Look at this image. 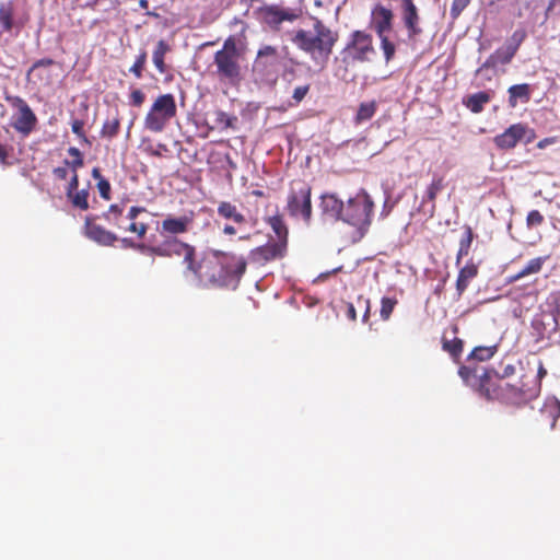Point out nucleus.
<instances>
[{
	"label": "nucleus",
	"instance_id": "nucleus-1",
	"mask_svg": "<svg viewBox=\"0 0 560 560\" xmlns=\"http://www.w3.org/2000/svg\"><path fill=\"white\" fill-rule=\"evenodd\" d=\"M458 374L468 386L487 400L521 407L539 396V383L528 381L526 374H522L515 384L498 383L486 368L462 366Z\"/></svg>",
	"mask_w": 560,
	"mask_h": 560
},
{
	"label": "nucleus",
	"instance_id": "nucleus-2",
	"mask_svg": "<svg viewBox=\"0 0 560 560\" xmlns=\"http://www.w3.org/2000/svg\"><path fill=\"white\" fill-rule=\"evenodd\" d=\"M247 268L245 257L233 253L212 250L199 260L197 279L207 288L236 289Z\"/></svg>",
	"mask_w": 560,
	"mask_h": 560
},
{
	"label": "nucleus",
	"instance_id": "nucleus-3",
	"mask_svg": "<svg viewBox=\"0 0 560 560\" xmlns=\"http://www.w3.org/2000/svg\"><path fill=\"white\" fill-rule=\"evenodd\" d=\"M313 20V32L299 30L292 37V42L314 60L327 62L339 35L325 25L322 20L317 18Z\"/></svg>",
	"mask_w": 560,
	"mask_h": 560
},
{
	"label": "nucleus",
	"instance_id": "nucleus-4",
	"mask_svg": "<svg viewBox=\"0 0 560 560\" xmlns=\"http://www.w3.org/2000/svg\"><path fill=\"white\" fill-rule=\"evenodd\" d=\"M242 52L237 48L236 39L228 37L220 50L214 54L213 65L215 75L221 81L236 84L242 80Z\"/></svg>",
	"mask_w": 560,
	"mask_h": 560
},
{
	"label": "nucleus",
	"instance_id": "nucleus-5",
	"mask_svg": "<svg viewBox=\"0 0 560 560\" xmlns=\"http://www.w3.org/2000/svg\"><path fill=\"white\" fill-rule=\"evenodd\" d=\"M177 115L176 101L173 94L159 95L149 108L143 127L154 133L162 132Z\"/></svg>",
	"mask_w": 560,
	"mask_h": 560
},
{
	"label": "nucleus",
	"instance_id": "nucleus-6",
	"mask_svg": "<svg viewBox=\"0 0 560 560\" xmlns=\"http://www.w3.org/2000/svg\"><path fill=\"white\" fill-rule=\"evenodd\" d=\"M374 202L368 191L361 188L345 203L342 221L358 229L369 228L372 223Z\"/></svg>",
	"mask_w": 560,
	"mask_h": 560
},
{
	"label": "nucleus",
	"instance_id": "nucleus-7",
	"mask_svg": "<svg viewBox=\"0 0 560 560\" xmlns=\"http://www.w3.org/2000/svg\"><path fill=\"white\" fill-rule=\"evenodd\" d=\"M287 211L293 217H301L310 224L313 214L312 187L304 180H293L287 199Z\"/></svg>",
	"mask_w": 560,
	"mask_h": 560
},
{
	"label": "nucleus",
	"instance_id": "nucleus-8",
	"mask_svg": "<svg viewBox=\"0 0 560 560\" xmlns=\"http://www.w3.org/2000/svg\"><path fill=\"white\" fill-rule=\"evenodd\" d=\"M7 102L18 110L12 127L20 133L28 136L37 125V117L24 98L19 95H7Z\"/></svg>",
	"mask_w": 560,
	"mask_h": 560
},
{
	"label": "nucleus",
	"instance_id": "nucleus-9",
	"mask_svg": "<svg viewBox=\"0 0 560 560\" xmlns=\"http://www.w3.org/2000/svg\"><path fill=\"white\" fill-rule=\"evenodd\" d=\"M30 21L26 10H19L13 0L0 2V27L4 33H20Z\"/></svg>",
	"mask_w": 560,
	"mask_h": 560
},
{
	"label": "nucleus",
	"instance_id": "nucleus-10",
	"mask_svg": "<svg viewBox=\"0 0 560 560\" xmlns=\"http://www.w3.org/2000/svg\"><path fill=\"white\" fill-rule=\"evenodd\" d=\"M372 35L364 31H354L345 48V52L353 61L365 62L374 54Z\"/></svg>",
	"mask_w": 560,
	"mask_h": 560
},
{
	"label": "nucleus",
	"instance_id": "nucleus-11",
	"mask_svg": "<svg viewBox=\"0 0 560 560\" xmlns=\"http://www.w3.org/2000/svg\"><path fill=\"white\" fill-rule=\"evenodd\" d=\"M285 253L287 247L283 241H269L249 252V261L264 266L269 261L283 258Z\"/></svg>",
	"mask_w": 560,
	"mask_h": 560
},
{
	"label": "nucleus",
	"instance_id": "nucleus-12",
	"mask_svg": "<svg viewBox=\"0 0 560 560\" xmlns=\"http://www.w3.org/2000/svg\"><path fill=\"white\" fill-rule=\"evenodd\" d=\"M280 56L276 47L266 45L259 48L254 61V71L264 77L277 75Z\"/></svg>",
	"mask_w": 560,
	"mask_h": 560
},
{
	"label": "nucleus",
	"instance_id": "nucleus-13",
	"mask_svg": "<svg viewBox=\"0 0 560 560\" xmlns=\"http://www.w3.org/2000/svg\"><path fill=\"white\" fill-rule=\"evenodd\" d=\"M195 222V212L188 211L180 217L166 215L161 223V235L173 236L186 234Z\"/></svg>",
	"mask_w": 560,
	"mask_h": 560
},
{
	"label": "nucleus",
	"instance_id": "nucleus-14",
	"mask_svg": "<svg viewBox=\"0 0 560 560\" xmlns=\"http://www.w3.org/2000/svg\"><path fill=\"white\" fill-rule=\"evenodd\" d=\"M395 14L393 10L382 3H376L371 9L370 26L377 36L388 34L394 26Z\"/></svg>",
	"mask_w": 560,
	"mask_h": 560
},
{
	"label": "nucleus",
	"instance_id": "nucleus-15",
	"mask_svg": "<svg viewBox=\"0 0 560 560\" xmlns=\"http://www.w3.org/2000/svg\"><path fill=\"white\" fill-rule=\"evenodd\" d=\"M401 9V21L404 27L407 31V35L409 39H413L422 34V28L420 26V12L418 7L415 3V0H401L400 3Z\"/></svg>",
	"mask_w": 560,
	"mask_h": 560
},
{
	"label": "nucleus",
	"instance_id": "nucleus-16",
	"mask_svg": "<svg viewBox=\"0 0 560 560\" xmlns=\"http://www.w3.org/2000/svg\"><path fill=\"white\" fill-rule=\"evenodd\" d=\"M529 131L528 127L522 122L513 124L504 132L493 138L497 149L508 151L514 149Z\"/></svg>",
	"mask_w": 560,
	"mask_h": 560
},
{
	"label": "nucleus",
	"instance_id": "nucleus-17",
	"mask_svg": "<svg viewBox=\"0 0 560 560\" xmlns=\"http://www.w3.org/2000/svg\"><path fill=\"white\" fill-rule=\"evenodd\" d=\"M84 234L89 240L101 246H114L118 241V236L114 232L94 223L90 217H86L84 221Z\"/></svg>",
	"mask_w": 560,
	"mask_h": 560
},
{
	"label": "nucleus",
	"instance_id": "nucleus-18",
	"mask_svg": "<svg viewBox=\"0 0 560 560\" xmlns=\"http://www.w3.org/2000/svg\"><path fill=\"white\" fill-rule=\"evenodd\" d=\"M319 199V209L325 218L342 221L345 202L336 194L325 192Z\"/></svg>",
	"mask_w": 560,
	"mask_h": 560
},
{
	"label": "nucleus",
	"instance_id": "nucleus-19",
	"mask_svg": "<svg viewBox=\"0 0 560 560\" xmlns=\"http://www.w3.org/2000/svg\"><path fill=\"white\" fill-rule=\"evenodd\" d=\"M184 242L174 237L163 241L160 245H148L147 253L159 257L180 256Z\"/></svg>",
	"mask_w": 560,
	"mask_h": 560
},
{
	"label": "nucleus",
	"instance_id": "nucleus-20",
	"mask_svg": "<svg viewBox=\"0 0 560 560\" xmlns=\"http://www.w3.org/2000/svg\"><path fill=\"white\" fill-rule=\"evenodd\" d=\"M548 256H540L530 259L520 271L508 278L509 283H514L525 277L539 273L546 264Z\"/></svg>",
	"mask_w": 560,
	"mask_h": 560
},
{
	"label": "nucleus",
	"instance_id": "nucleus-21",
	"mask_svg": "<svg viewBox=\"0 0 560 560\" xmlns=\"http://www.w3.org/2000/svg\"><path fill=\"white\" fill-rule=\"evenodd\" d=\"M145 211L147 209L144 207L132 206L126 215L130 221V224L127 228H124L125 231L136 234L139 238H143L149 230V225L144 222H137L136 219L140 213Z\"/></svg>",
	"mask_w": 560,
	"mask_h": 560
},
{
	"label": "nucleus",
	"instance_id": "nucleus-22",
	"mask_svg": "<svg viewBox=\"0 0 560 560\" xmlns=\"http://www.w3.org/2000/svg\"><path fill=\"white\" fill-rule=\"evenodd\" d=\"M217 213L224 220H231L235 224L243 225L246 223L245 215L237 209V207L230 201H220L218 203Z\"/></svg>",
	"mask_w": 560,
	"mask_h": 560
},
{
	"label": "nucleus",
	"instance_id": "nucleus-23",
	"mask_svg": "<svg viewBox=\"0 0 560 560\" xmlns=\"http://www.w3.org/2000/svg\"><path fill=\"white\" fill-rule=\"evenodd\" d=\"M544 423L552 429L560 417V401L557 398H548L540 409Z\"/></svg>",
	"mask_w": 560,
	"mask_h": 560
},
{
	"label": "nucleus",
	"instance_id": "nucleus-24",
	"mask_svg": "<svg viewBox=\"0 0 560 560\" xmlns=\"http://www.w3.org/2000/svg\"><path fill=\"white\" fill-rule=\"evenodd\" d=\"M264 14L267 23L281 24L284 21H293L296 15L288 9L278 5H268L264 9Z\"/></svg>",
	"mask_w": 560,
	"mask_h": 560
},
{
	"label": "nucleus",
	"instance_id": "nucleus-25",
	"mask_svg": "<svg viewBox=\"0 0 560 560\" xmlns=\"http://www.w3.org/2000/svg\"><path fill=\"white\" fill-rule=\"evenodd\" d=\"M518 361H512V360H502L499 362L498 366L495 369H486L488 372L491 373L493 376V380L499 383V381H503L506 378H510L514 376L517 372V364Z\"/></svg>",
	"mask_w": 560,
	"mask_h": 560
},
{
	"label": "nucleus",
	"instance_id": "nucleus-26",
	"mask_svg": "<svg viewBox=\"0 0 560 560\" xmlns=\"http://www.w3.org/2000/svg\"><path fill=\"white\" fill-rule=\"evenodd\" d=\"M478 275V267L474 262H468L466 266H464L457 276L456 280V290L459 295H462L466 289L469 285V282L471 279L477 277Z\"/></svg>",
	"mask_w": 560,
	"mask_h": 560
},
{
	"label": "nucleus",
	"instance_id": "nucleus-27",
	"mask_svg": "<svg viewBox=\"0 0 560 560\" xmlns=\"http://www.w3.org/2000/svg\"><path fill=\"white\" fill-rule=\"evenodd\" d=\"M516 52L515 47H509L508 45L504 48H499L486 60L483 68L495 67L498 63L508 65Z\"/></svg>",
	"mask_w": 560,
	"mask_h": 560
},
{
	"label": "nucleus",
	"instance_id": "nucleus-28",
	"mask_svg": "<svg viewBox=\"0 0 560 560\" xmlns=\"http://www.w3.org/2000/svg\"><path fill=\"white\" fill-rule=\"evenodd\" d=\"M170 50H171L170 45L163 39L158 42V44L153 50L152 61L161 74H163L167 71V66L165 63V55Z\"/></svg>",
	"mask_w": 560,
	"mask_h": 560
},
{
	"label": "nucleus",
	"instance_id": "nucleus-29",
	"mask_svg": "<svg viewBox=\"0 0 560 560\" xmlns=\"http://www.w3.org/2000/svg\"><path fill=\"white\" fill-rule=\"evenodd\" d=\"M180 256L183 257V264L186 265V269L197 278L199 260H196V248L184 242L180 248Z\"/></svg>",
	"mask_w": 560,
	"mask_h": 560
},
{
	"label": "nucleus",
	"instance_id": "nucleus-30",
	"mask_svg": "<svg viewBox=\"0 0 560 560\" xmlns=\"http://www.w3.org/2000/svg\"><path fill=\"white\" fill-rule=\"evenodd\" d=\"M490 102V95L487 92H478L464 100V105L474 114L481 113L487 103Z\"/></svg>",
	"mask_w": 560,
	"mask_h": 560
},
{
	"label": "nucleus",
	"instance_id": "nucleus-31",
	"mask_svg": "<svg viewBox=\"0 0 560 560\" xmlns=\"http://www.w3.org/2000/svg\"><path fill=\"white\" fill-rule=\"evenodd\" d=\"M267 223L271 228V230L275 232L277 236V241H283L285 244V247H288V228L284 223V220L281 214H275L272 217H269L267 219Z\"/></svg>",
	"mask_w": 560,
	"mask_h": 560
},
{
	"label": "nucleus",
	"instance_id": "nucleus-32",
	"mask_svg": "<svg viewBox=\"0 0 560 560\" xmlns=\"http://www.w3.org/2000/svg\"><path fill=\"white\" fill-rule=\"evenodd\" d=\"M463 230L464 233L459 241V247L456 255V265H459L460 259L469 254L475 237L471 226L466 224L463 226Z\"/></svg>",
	"mask_w": 560,
	"mask_h": 560
},
{
	"label": "nucleus",
	"instance_id": "nucleus-33",
	"mask_svg": "<svg viewBox=\"0 0 560 560\" xmlns=\"http://www.w3.org/2000/svg\"><path fill=\"white\" fill-rule=\"evenodd\" d=\"M509 102L511 106H516L517 100L528 102L530 98V88L527 83L515 84L509 88Z\"/></svg>",
	"mask_w": 560,
	"mask_h": 560
},
{
	"label": "nucleus",
	"instance_id": "nucleus-34",
	"mask_svg": "<svg viewBox=\"0 0 560 560\" xmlns=\"http://www.w3.org/2000/svg\"><path fill=\"white\" fill-rule=\"evenodd\" d=\"M376 110V101L361 103L354 117L355 125H361L362 122L370 120L375 115Z\"/></svg>",
	"mask_w": 560,
	"mask_h": 560
},
{
	"label": "nucleus",
	"instance_id": "nucleus-35",
	"mask_svg": "<svg viewBox=\"0 0 560 560\" xmlns=\"http://www.w3.org/2000/svg\"><path fill=\"white\" fill-rule=\"evenodd\" d=\"M124 210L125 207L122 203H113L108 207V209L105 212L102 213V218L113 226L122 229L120 224V219L122 217Z\"/></svg>",
	"mask_w": 560,
	"mask_h": 560
},
{
	"label": "nucleus",
	"instance_id": "nucleus-36",
	"mask_svg": "<svg viewBox=\"0 0 560 560\" xmlns=\"http://www.w3.org/2000/svg\"><path fill=\"white\" fill-rule=\"evenodd\" d=\"M91 175L94 179L97 180L96 187L98 189L100 196L104 200H110L112 198V186L110 183L103 177L98 167H94L91 172Z\"/></svg>",
	"mask_w": 560,
	"mask_h": 560
},
{
	"label": "nucleus",
	"instance_id": "nucleus-37",
	"mask_svg": "<svg viewBox=\"0 0 560 560\" xmlns=\"http://www.w3.org/2000/svg\"><path fill=\"white\" fill-rule=\"evenodd\" d=\"M89 196L88 189L74 190L70 196H67L68 200L73 208L85 211L89 209Z\"/></svg>",
	"mask_w": 560,
	"mask_h": 560
},
{
	"label": "nucleus",
	"instance_id": "nucleus-38",
	"mask_svg": "<svg viewBox=\"0 0 560 560\" xmlns=\"http://www.w3.org/2000/svg\"><path fill=\"white\" fill-rule=\"evenodd\" d=\"M120 129V119L116 115L113 119H107L101 129V136L103 138L113 139L116 137Z\"/></svg>",
	"mask_w": 560,
	"mask_h": 560
},
{
	"label": "nucleus",
	"instance_id": "nucleus-39",
	"mask_svg": "<svg viewBox=\"0 0 560 560\" xmlns=\"http://www.w3.org/2000/svg\"><path fill=\"white\" fill-rule=\"evenodd\" d=\"M498 351V346H479L476 347L469 358L476 359L477 361H487L491 359Z\"/></svg>",
	"mask_w": 560,
	"mask_h": 560
},
{
	"label": "nucleus",
	"instance_id": "nucleus-40",
	"mask_svg": "<svg viewBox=\"0 0 560 560\" xmlns=\"http://www.w3.org/2000/svg\"><path fill=\"white\" fill-rule=\"evenodd\" d=\"M68 154L73 156L72 161L65 160L63 164L67 165L72 173H78V170L84 165L83 155L80 150L75 147H70L68 149Z\"/></svg>",
	"mask_w": 560,
	"mask_h": 560
},
{
	"label": "nucleus",
	"instance_id": "nucleus-41",
	"mask_svg": "<svg viewBox=\"0 0 560 560\" xmlns=\"http://www.w3.org/2000/svg\"><path fill=\"white\" fill-rule=\"evenodd\" d=\"M444 187V178L442 176H434L432 183L429 185L425 191L424 199L430 202H434L438 194Z\"/></svg>",
	"mask_w": 560,
	"mask_h": 560
},
{
	"label": "nucleus",
	"instance_id": "nucleus-42",
	"mask_svg": "<svg viewBox=\"0 0 560 560\" xmlns=\"http://www.w3.org/2000/svg\"><path fill=\"white\" fill-rule=\"evenodd\" d=\"M381 42V49L383 50L385 61L388 63L392 61L396 54V45L389 39L387 34L377 36Z\"/></svg>",
	"mask_w": 560,
	"mask_h": 560
},
{
	"label": "nucleus",
	"instance_id": "nucleus-43",
	"mask_svg": "<svg viewBox=\"0 0 560 560\" xmlns=\"http://www.w3.org/2000/svg\"><path fill=\"white\" fill-rule=\"evenodd\" d=\"M398 301L395 298L384 296L381 300L380 315L383 320H388Z\"/></svg>",
	"mask_w": 560,
	"mask_h": 560
},
{
	"label": "nucleus",
	"instance_id": "nucleus-44",
	"mask_svg": "<svg viewBox=\"0 0 560 560\" xmlns=\"http://www.w3.org/2000/svg\"><path fill=\"white\" fill-rule=\"evenodd\" d=\"M147 63V51L141 50V52L137 56L133 65L130 67L129 72L135 75L136 79H141L143 75V70Z\"/></svg>",
	"mask_w": 560,
	"mask_h": 560
},
{
	"label": "nucleus",
	"instance_id": "nucleus-45",
	"mask_svg": "<svg viewBox=\"0 0 560 560\" xmlns=\"http://www.w3.org/2000/svg\"><path fill=\"white\" fill-rule=\"evenodd\" d=\"M463 340L454 338L453 340H443V350L447 351L453 358H458L463 351Z\"/></svg>",
	"mask_w": 560,
	"mask_h": 560
},
{
	"label": "nucleus",
	"instance_id": "nucleus-46",
	"mask_svg": "<svg viewBox=\"0 0 560 560\" xmlns=\"http://www.w3.org/2000/svg\"><path fill=\"white\" fill-rule=\"evenodd\" d=\"M237 118L235 116H230L223 110L215 112V122L222 129L235 128V122Z\"/></svg>",
	"mask_w": 560,
	"mask_h": 560
},
{
	"label": "nucleus",
	"instance_id": "nucleus-47",
	"mask_svg": "<svg viewBox=\"0 0 560 560\" xmlns=\"http://www.w3.org/2000/svg\"><path fill=\"white\" fill-rule=\"evenodd\" d=\"M470 0H453L452 7H451V18L453 20H456L462 12L469 5Z\"/></svg>",
	"mask_w": 560,
	"mask_h": 560
},
{
	"label": "nucleus",
	"instance_id": "nucleus-48",
	"mask_svg": "<svg viewBox=\"0 0 560 560\" xmlns=\"http://www.w3.org/2000/svg\"><path fill=\"white\" fill-rule=\"evenodd\" d=\"M71 130L77 137L82 140L83 142L90 144V141L86 138V135L84 132V121L81 119H74L71 122Z\"/></svg>",
	"mask_w": 560,
	"mask_h": 560
},
{
	"label": "nucleus",
	"instance_id": "nucleus-49",
	"mask_svg": "<svg viewBox=\"0 0 560 560\" xmlns=\"http://www.w3.org/2000/svg\"><path fill=\"white\" fill-rule=\"evenodd\" d=\"M527 34H526V31L521 28V30H516L511 38H510V42L508 44L509 47H515V51L518 50L521 44L525 40Z\"/></svg>",
	"mask_w": 560,
	"mask_h": 560
},
{
	"label": "nucleus",
	"instance_id": "nucleus-50",
	"mask_svg": "<svg viewBox=\"0 0 560 560\" xmlns=\"http://www.w3.org/2000/svg\"><path fill=\"white\" fill-rule=\"evenodd\" d=\"M528 228L539 226L544 223V215L538 210H532L526 218Z\"/></svg>",
	"mask_w": 560,
	"mask_h": 560
},
{
	"label": "nucleus",
	"instance_id": "nucleus-51",
	"mask_svg": "<svg viewBox=\"0 0 560 560\" xmlns=\"http://www.w3.org/2000/svg\"><path fill=\"white\" fill-rule=\"evenodd\" d=\"M145 101V95L140 89H135L129 94V103L133 107H140Z\"/></svg>",
	"mask_w": 560,
	"mask_h": 560
},
{
	"label": "nucleus",
	"instance_id": "nucleus-52",
	"mask_svg": "<svg viewBox=\"0 0 560 560\" xmlns=\"http://www.w3.org/2000/svg\"><path fill=\"white\" fill-rule=\"evenodd\" d=\"M310 91V84L296 86L292 94L294 105L300 104Z\"/></svg>",
	"mask_w": 560,
	"mask_h": 560
},
{
	"label": "nucleus",
	"instance_id": "nucleus-53",
	"mask_svg": "<svg viewBox=\"0 0 560 560\" xmlns=\"http://www.w3.org/2000/svg\"><path fill=\"white\" fill-rule=\"evenodd\" d=\"M121 243H122L124 247H126V248H131V249L138 250L142 254L147 253L148 245L144 243H136L131 238H128V237H124L121 240Z\"/></svg>",
	"mask_w": 560,
	"mask_h": 560
},
{
	"label": "nucleus",
	"instance_id": "nucleus-54",
	"mask_svg": "<svg viewBox=\"0 0 560 560\" xmlns=\"http://www.w3.org/2000/svg\"><path fill=\"white\" fill-rule=\"evenodd\" d=\"M52 65H55V60L51 58H42L39 60H36L26 73L27 79H30L31 74L38 68L50 67Z\"/></svg>",
	"mask_w": 560,
	"mask_h": 560
},
{
	"label": "nucleus",
	"instance_id": "nucleus-55",
	"mask_svg": "<svg viewBox=\"0 0 560 560\" xmlns=\"http://www.w3.org/2000/svg\"><path fill=\"white\" fill-rule=\"evenodd\" d=\"M13 151L12 147H8L0 143V164L3 166H10L13 163L9 161L10 152Z\"/></svg>",
	"mask_w": 560,
	"mask_h": 560
},
{
	"label": "nucleus",
	"instance_id": "nucleus-56",
	"mask_svg": "<svg viewBox=\"0 0 560 560\" xmlns=\"http://www.w3.org/2000/svg\"><path fill=\"white\" fill-rule=\"evenodd\" d=\"M532 326L537 331V339L542 340L545 338L544 316L541 318H535L532 323Z\"/></svg>",
	"mask_w": 560,
	"mask_h": 560
},
{
	"label": "nucleus",
	"instance_id": "nucleus-57",
	"mask_svg": "<svg viewBox=\"0 0 560 560\" xmlns=\"http://www.w3.org/2000/svg\"><path fill=\"white\" fill-rule=\"evenodd\" d=\"M546 375L547 369L545 368L544 362L539 361L536 376L532 378L528 377V381H537L539 383V393L541 392V381L546 377Z\"/></svg>",
	"mask_w": 560,
	"mask_h": 560
},
{
	"label": "nucleus",
	"instance_id": "nucleus-58",
	"mask_svg": "<svg viewBox=\"0 0 560 560\" xmlns=\"http://www.w3.org/2000/svg\"><path fill=\"white\" fill-rule=\"evenodd\" d=\"M79 188V175L78 173H72L68 186L66 188V196H70L72 191L78 190Z\"/></svg>",
	"mask_w": 560,
	"mask_h": 560
},
{
	"label": "nucleus",
	"instance_id": "nucleus-59",
	"mask_svg": "<svg viewBox=\"0 0 560 560\" xmlns=\"http://www.w3.org/2000/svg\"><path fill=\"white\" fill-rule=\"evenodd\" d=\"M68 166L65 165V166H58V167H55L52 170V174L55 176V178L59 179V180H65L67 179L68 175H69V171H68Z\"/></svg>",
	"mask_w": 560,
	"mask_h": 560
},
{
	"label": "nucleus",
	"instance_id": "nucleus-60",
	"mask_svg": "<svg viewBox=\"0 0 560 560\" xmlns=\"http://www.w3.org/2000/svg\"><path fill=\"white\" fill-rule=\"evenodd\" d=\"M346 316L352 322L357 319V311L352 303H347Z\"/></svg>",
	"mask_w": 560,
	"mask_h": 560
},
{
	"label": "nucleus",
	"instance_id": "nucleus-61",
	"mask_svg": "<svg viewBox=\"0 0 560 560\" xmlns=\"http://www.w3.org/2000/svg\"><path fill=\"white\" fill-rule=\"evenodd\" d=\"M359 302H363L365 304V312L363 314V322H366L369 316H370V311H371V302L369 299H363L362 296H359L358 299Z\"/></svg>",
	"mask_w": 560,
	"mask_h": 560
},
{
	"label": "nucleus",
	"instance_id": "nucleus-62",
	"mask_svg": "<svg viewBox=\"0 0 560 560\" xmlns=\"http://www.w3.org/2000/svg\"><path fill=\"white\" fill-rule=\"evenodd\" d=\"M223 233L225 235H235L236 234V229L233 226V225H229L226 224L224 228H223Z\"/></svg>",
	"mask_w": 560,
	"mask_h": 560
},
{
	"label": "nucleus",
	"instance_id": "nucleus-63",
	"mask_svg": "<svg viewBox=\"0 0 560 560\" xmlns=\"http://www.w3.org/2000/svg\"><path fill=\"white\" fill-rule=\"evenodd\" d=\"M558 313H559V311L548 315L551 318L552 323H553V328H552L553 331H556L558 329V322H557V314Z\"/></svg>",
	"mask_w": 560,
	"mask_h": 560
},
{
	"label": "nucleus",
	"instance_id": "nucleus-64",
	"mask_svg": "<svg viewBox=\"0 0 560 560\" xmlns=\"http://www.w3.org/2000/svg\"><path fill=\"white\" fill-rule=\"evenodd\" d=\"M551 142H552V140H551V139L546 138V139L541 140V141H539V142H538V144H537V147H538V148H540V149H542V148H545L548 143H551Z\"/></svg>",
	"mask_w": 560,
	"mask_h": 560
}]
</instances>
